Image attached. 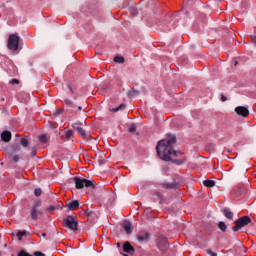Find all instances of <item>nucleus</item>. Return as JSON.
I'll return each instance as SVG.
<instances>
[{
	"instance_id": "72a5a7b5",
	"label": "nucleus",
	"mask_w": 256,
	"mask_h": 256,
	"mask_svg": "<svg viewBox=\"0 0 256 256\" xmlns=\"http://www.w3.org/2000/svg\"><path fill=\"white\" fill-rule=\"evenodd\" d=\"M12 161H13L14 163H19V156H18V155L13 156V157H12Z\"/></svg>"
},
{
	"instance_id": "a878e982",
	"label": "nucleus",
	"mask_w": 256,
	"mask_h": 256,
	"mask_svg": "<svg viewBox=\"0 0 256 256\" xmlns=\"http://www.w3.org/2000/svg\"><path fill=\"white\" fill-rule=\"evenodd\" d=\"M41 193H43V191L41 190V188H36L34 190V195L35 197H41Z\"/></svg>"
},
{
	"instance_id": "4c0bfd02",
	"label": "nucleus",
	"mask_w": 256,
	"mask_h": 256,
	"mask_svg": "<svg viewBox=\"0 0 256 256\" xmlns=\"http://www.w3.org/2000/svg\"><path fill=\"white\" fill-rule=\"evenodd\" d=\"M55 209H57V208L54 206H50L47 208V211H55Z\"/></svg>"
},
{
	"instance_id": "f8f14e48",
	"label": "nucleus",
	"mask_w": 256,
	"mask_h": 256,
	"mask_svg": "<svg viewBox=\"0 0 256 256\" xmlns=\"http://www.w3.org/2000/svg\"><path fill=\"white\" fill-rule=\"evenodd\" d=\"M124 253H128V255H133L135 253V248L129 242H125L123 244Z\"/></svg>"
},
{
	"instance_id": "e433bc0d",
	"label": "nucleus",
	"mask_w": 256,
	"mask_h": 256,
	"mask_svg": "<svg viewBox=\"0 0 256 256\" xmlns=\"http://www.w3.org/2000/svg\"><path fill=\"white\" fill-rule=\"evenodd\" d=\"M68 89H70L71 93H75V90H73V87H71V84H67Z\"/></svg>"
},
{
	"instance_id": "f3484780",
	"label": "nucleus",
	"mask_w": 256,
	"mask_h": 256,
	"mask_svg": "<svg viewBox=\"0 0 256 256\" xmlns=\"http://www.w3.org/2000/svg\"><path fill=\"white\" fill-rule=\"evenodd\" d=\"M27 235H28L27 231H18L16 234L18 241H21L23 237H27Z\"/></svg>"
},
{
	"instance_id": "b1692460",
	"label": "nucleus",
	"mask_w": 256,
	"mask_h": 256,
	"mask_svg": "<svg viewBox=\"0 0 256 256\" xmlns=\"http://www.w3.org/2000/svg\"><path fill=\"white\" fill-rule=\"evenodd\" d=\"M40 143H47V135L42 134L39 136Z\"/></svg>"
},
{
	"instance_id": "f704fd0d",
	"label": "nucleus",
	"mask_w": 256,
	"mask_h": 256,
	"mask_svg": "<svg viewBox=\"0 0 256 256\" xmlns=\"http://www.w3.org/2000/svg\"><path fill=\"white\" fill-rule=\"evenodd\" d=\"M174 163H177V165H181L185 163V160H175Z\"/></svg>"
},
{
	"instance_id": "79ce46f5",
	"label": "nucleus",
	"mask_w": 256,
	"mask_h": 256,
	"mask_svg": "<svg viewBox=\"0 0 256 256\" xmlns=\"http://www.w3.org/2000/svg\"><path fill=\"white\" fill-rule=\"evenodd\" d=\"M82 110H83V107L79 106L78 111H82Z\"/></svg>"
},
{
	"instance_id": "ea45409f",
	"label": "nucleus",
	"mask_w": 256,
	"mask_h": 256,
	"mask_svg": "<svg viewBox=\"0 0 256 256\" xmlns=\"http://www.w3.org/2000/svg\"><path fill=\"white\" fill-rule=\"evenodd\" d=\"M154 195H156V197H158V199H161V193H159V192H155V194Z\"/></svg>"
},
{
	"instance_id": "dca6fc26",
	"label": "nucleus",
	"mask_w": 256,
	"mask_h": 256,
	"mask_svg": "<svg viewBox=\"0 0 256 256\" xmlns=\"http://www.w3.org/2000/svg\"><path fill=\"white\" fill-rule=\"evenodd\" d=\"M141 92L139 90H130L128 91V97L133 98V97H139Z\"/></svg>"
},
{
	"instance_id": "5701e85b",
	"label": "nucleus",
	"mask_w": 256,
	"mask_h": 256,
	"mask_svg": "<svg viewBox=\"0 0 256 256\" xmlns=\"http://www.w3.org/2000/svg\"><path fill=\"white\" fill-rule=\"evenodd\" d=\"M128 131L129 133H135V131H137V126L135 124H130Z\"/></svg>"
},
{
	"instance_id": "8fccbe9b",
	"label": "nucleus",
	"mask_w": 256,
	"mask_h": 256,
	"mask_svg": "<svg viewBox=\"0 0 256 256\" xmlns=\"http://www.w3.org/2000/svg\"><path fill=\"white\" fill-rule=\"evenodd\" d=\"M2 101H5V98H2Z\"/></svg>"
},
{
	"instance_id": "aec40b11",
	"label": "nucleus",
	"mask_w": 256,
	"mask_h": 256,
	"mask_svg": "<svg viewBox=\"0 0 256 256\" xmlns=\"http://www.w3.org/2000/svg\"><path fill=\"white\" fill-rule=\"evenodd\" d=\"M114 62L115 63L123 64V63H125V57H123V56H115L114 57Z\"/></svg>"
},
{
	"instance_id": "ddd939ff",
	"label": "nucleus",
	"mask_w": 256,
	"mask_h": 256,
	"mask_svg": "<svg viewBox=\"0 0 256 256\" xmlns=\"http://www.w3.org/2000/svg\"><path fill=\"white\" fill-rule=\"evenodd\" d=\"M11 137V132L8 130H5L1 133V139L4 141V143H9V141H11Z\"/></svg>"
},
{
	"instance_id": "9b49d317",
	"label": "nucleus",
	"mask_w": 256,
	"mask_h": 256,
	"mask_svg": "<svg viewBox=\"0 0 256 256\" xmlns=\"http://www.w3.org/2000/svg\"><path fill=\"white\" fill-rule=\"evenodd\" d=\"M39 215H43V211L37 210V208H31L30 217L33 221H37V219H39Z\"/></svg>"
},
{
	"instance_id": "f257e3e1",
	"label": "nucleus",
	"mask_w": 256,
	"mask_h": 256,
	"mask_svg": "<svg viewBox=\"0 0 256 256\" xmlns=\"http://www.w3.org/2000/svg\"><path fill=\"white\" fill-rule=\"evenodd\" d=\"M176 143L177 137H175V135H169L168 139L158 141L156 151L162 161H171V157H178L181 155V152L173 149V145Z\"/></svg>"
},
{
	"instance_id": "c756f323",
	"label": "nucleus",
	"mask_w": 256,
	"mask_h": 256,
	"mask_svg": "<svg viewBox=\"0 0 256 256\" xmlns=\"http://www.w3.org/2000/svg\"><path fill=\"white\" fill-rule=\"evenodd\" d=\"M84 215H86V217H91V215H93V211L88 209L84 212Z\"/></svg>"
},
{
	"instance_id": "7c9ffc66",
	"label": "nucleus",
	"mask_w": 256,
	"mask_h": 256,
	"mask_svg": "<svg viewBox=\"0 0 256 256\" xmlns=\"http://www.w3.org/2000/svg\"><path fill=\"white\" fill-rule=\"evenodd\" d=\"M10 85H19V80H17V79H12V80H10Z\"/></svg>"
},
{
	"instance_id": "603ef678",
	"label": "nucleus",
	"mask_w": 256,
	"mask_h": 256,
	"mask_svg": "<svg viewBox=\"0 0 256 256\" xmlns=\"http://www.w3.org/2000/svg\"><path fill=\"white\" fill-rule=\"evenodd\" d=\"M4 247H7V244H4Z\"/></svg>"
},
{
	"instance_id": "c03bdc74",
	"label": "nucleus",
	"mask_w": 256,
	"mask_h": 256,
	"mask_svg": "<svg viewBox=\"0 0 256 256\" xmlns=\"http://www.w3.org/2000/svg\"><path fill=\"white\" fill-rule=\"evenodd\" d=\"M60 206H61V209H63V204H62V202H60Z\"/></svg>"
},
{
	"instance_id": "0eeeda50",
	"label": "nucleus",
	"mask_w": 256,
	"mask_h": 256,
	"mask_svg": "<svg viewBox=\"0 0 256 256\" xmlns=\"http://www.w3.org/2000/svg\"><path fill=\"white\" fill-rule=\"evenodd\" d=\"M157 247L162 253H167L169 249V240L165 237H160L157 242Z\"/></svg>"
},
{
	"instance_id": "20e7f679",
	"label": "nucleus",
	"mask_w": 256,
	"mask_h": 256,
	"mask_svg": "<svg viewBox=\"0 0 256 256\" xmlns=\"http://www.w3.org/2000/svg\"><path fill=\"white\" fill-rule=\"evenodd\" d=\"M251 217L249 216H243L238 218V220L235 221V226L232 227V231L237 232L240 229H243V227H247L249 223H251Z\"/></svg>"
},
{
	"instance_id": "4be33fe9",
	"label": "nucleus",
	"mask_w": 256,
	"mask_h": 256,
	"mask_svg": "<svg viewBox=\"0 0 256 256\" xmlns=\"http://www.w3.org/2000/svg\"><path fill=\"white\" fill-rule=\"evenodd\" d=\"M123 110H125V104H120L118 107L112 109L113 113H117V111Z\"/></svg>"
},
{
	"instance_id": "3c124183",
	"label": "nucleus",
	"mask_w": 256,
	"mask_h": 256,
	"mask_svg": "<svg viewBox=\"0 0 256 256\" xmlns=\"http://www.w3.org/2000/svg\"><path fill=\"white\" fill-rule=\"evenodd\" d=\"M16 137H19V134H16Z\"/></svg>"
},
{
	"instance_id": "09e8293b",
	"label": "nucleus",
	"mask_w": 256,
	"mask_h": 256,
	"mask_svg": "<svg viewBox=\"0 0 256 256\" xmlns=\"http://www.w3.org/2000/svg\"><path fill=\"white\" fill-rule=\"evenodd\" d=\"M123 256H129V255H127V254H123Z\"/></svg>"
},
{
	"instance_id": "de8ad7c7",
	"label": "nucleus",
	"mask_w": 256,
	"mask_h": 256,
	"mask_svg": "<svg viewBox=\"0 0 256 256\" xmlns=\"http://www.w3.org/2000/svg\"><path fill=\"white\" fill-rule=\"evenodd\" d=\"M169 188H170V189H172V188H173V186H169Z\"/></svg>"
},
{
	"instance_id": "393cba45",
	"label": "nucleus",
	"mask_w": 256,
	"mask_h": 256,
	"mask_svg": "<svg viewBox=\"0 0 256 256\" xmlns=\"http://www.w3.org/2000/svg\"><path fill=\"white\" fill-rule=\"evenodd\" d=\"M73 134H74L73 130L66 131V139H67V141H69V139H71V137H73Z\"/></svg>"
},
{
	"instance_id": "423d86ee",
	"label": "nucleus",
	"mask_w": 256,
	"mask_h": 256,
	"mask_svg": "<svg viewBox=\"0 0 256 256\" xmlns=\"http://www.w3.org/2000/svg\"><path fill=\"white\" fill-rule=\"evenodd\" d=\"M7 47L10 51H17L19 49V36L17 34H11L9 36Z\"/></svg>"
},
{
	"instance_id": "a19ab883",
	"label": "nucleus",
	"mask_w": 256,
	"mask_h": 256,
	"mask_svg": "<svg viewBox=\"0 0 256 256\" xmlns=\"http://www.w3.org/2000/svg\"><path fill=\"white\" fill-rule=\"evenodd\" d=\"M21 150V147L20 146H17L16 148H15V151H20Z\"/></svg>"
},
{
	"instance_id": "a18cd8bd",
	"label": "nucleus",
	"mask_w": 256,
	"mask_h": 256,
	"mask_svg": "<svg viewBox=\"0 0 256 256\" xmlns=\"http://www.w3.org/2000/svg\"><path fill=\"white\" fill-rule=\"evenodd\" d=\"M36 154H37V153H36L35 151L32 153L33 156H35Z\"/></svg>"
},
{
	"instance_id": "2f4dec72",
	"label": "nucleus",
	"mask_w": 256,
	"mask_h": 256,
	"mask_svg": "<svg viewBox=\"0 0 256 256\" xmlns=\"http://www.w3.org/2000/svg\"><path fill=\"white\" fill-rule=\"evenodd\" d=\"M64 103H65V105H67L68 107L71 106V105H73V101H71V100H69V99H65V100H64Z\"/></svg>"
},
{
	"instance_id": "1a4fd4ad",
	"label": "nucleus",
	"mask_w": 256,
	"mask_h": 256,
	"mask_svg": "<svg viewBox=\"0 0 256 256\" xmlns=\"http://www.w3.org/2000/svg\"><path fill=\"white\" fill-rule=\"evenodd\" d=\"M149 239H151V234L149 232H140L137 235V241H139V243L147 242Z\"/></svg>"
},
{
	"instance_id": "473e14b6",
	"label": "nucleus",
	"mask_w": 256,
	"mask_h": 256,
	"mask_svg": "<svg viewBox=\"0 0 256 256\" xmlns=\"http://www.w3.org/2000/svg\"><path fill=\"white\" fill-rule=\"evenodd\" d=\"M130 13H131V15H133V17H135V15H137V9L131 8Z\"/></svg>"
},
{
	"instance_id": "6ab92c4d",
	"label": "nucleus",
	"mask_w": 256,
	"mask_h": 256,
	"mask_svg": "<svg viewBox=\"0 0 256 256\" xmlns=\"http://www.w3.org/2000/svg\"><path fill=\"white\" fill-rule=\"evenodd\" d=\"M203 185L205 187H215V181L213 180H204Z\"/></svg>"
},
{
	"instance_id": "f03ea898",
	"label": "nucleus",
	"mask_w": 256,
	"mask_h": 256,
	"mask_svg": "<svg viewBox=\"0 0 256 256\" xmlns=\"http://www.w3.org/2000/svg\"><path fill=\"white\" fill-rule=\"evenodd\" d=\"M63 227L66 229H70V231H78L79 230V220H77V216L68 215L63 219Z\"/></svg>"
},
{
	"instance_id": "c85d7f7f",
	"label": "nucleus",
	"mask_w": 256,
	"mask_h": 256,
	"mask_svg": "<svg viewBox=\"0 0 256 256\" xmlns=\"http://www.w3.org/2000/svg\"><path fill=\"white\" fill-rule=\"evenodd\" d=\"M206 253H207V255H210V256H217V253L211 251V249H207V250H206Z\"/></svg>"
},
{
	"instance_id": "2eb2a0df",
	"label": "nucleus",
	"mask_w": 256,
	"mask_h": 256,
	"mask_svg": "<svg viewBox=\"0 0 256 256\" xmlns=\"http://www.w3.org/2000/svg\"><path fill=\"white\" fill-rule=\"evenodd\" d=\"M223 215L226 217V219L232 220L233 219V212L229 208H224L222 210Z\"/></svg>"
},
{
	"instance_id": "c9c22d12",
	"label": "nucleus",
	"mask_w": 256,
	"mask_h": 256,
	"mask_svg": "<svg viewBox=\"0 0 256 256\" xmlns=\"http://www.w3.org/2000/svg\"><path fill=\"white\" fill-rule=\"evenodd\" d=\"M35 256H45V254H43L42 252L36 251L34 253Z\"/></svg>"
},
{
	"instance_id": "7ed1b4c3",
	"label": "nucleus",
	"mask_w": 256,
	"mask_h": 256,
	"mask_svg": "<svg viewBox=\"0 0 256 256\" xmlns=\"http://www.w3.org/2000/svg\"><path fill=\"white\" fill-rule=\"evenodd\" d=\"M74 183H75V188L76 189H85V187H95V181L93 180H87L85 178H80V177H73L72 178Z\"/></svg>"
},
{
	"instance_id": "4468645a",
	"label": "nucleus",
	"mask_w": 256,
	"mask_h": 256,
	"mask_svg": "<svg viewBox=\"0 0 256 256\" xmlns=\"http://www.w3.org/2000/svg\"><path fill=\"white\" fill-rule=\"evenodd\" d=\"M123 229H124L126 235H131V233H133V225L129 221H126L124 223Z\"/></svg>"
},
{
	"instance_id": "bb28decb",
	"label": "nucleus",
	"mask_w": 256,
	"mask_h": 256,
	"mask_svg": "<svg viewBox=\"0 0 256 256\" xmlns=\"http://www.w3.org/2000/svg\"><path fill=\"white\" fill-rule=\"evenodd\" d=\"M38 207H41V200H38L34 203L32 209H37Z\"/></svg>"
},
{
	"instance_id": "9d476101",
	"label": "nucleus",
	"mask_w": 256,
	"mask_h": 256,
	"mask_svg": "<svg viewBox=\"0 0 256 256\" xmlns=\"http://www.w3.org/2000/svg\"><path fill=\"white\" fill-rule=\"evenodd\" d=\"M68 211H77L79 209V200H73L66 204Z\"/></svg>"
},
{
	"instance_id": "412c9836",
	"label": "nucleus",
	"mask_w": 256,
	"mask_h": 256,
	"mask_svg": "<svg viewBox=\"0 0 256 256\" xmlns=\"http://www.w3.org/2000/svg\"><path fill=\"white\" fill-rule=\"evenodd\" d=\"M20 145H22V147H29V140L27 137L21 138Z\"/></svg>"
},
{
	"instance_id": "a211bd4d",
	"label": "nucleus",
	"mask_w": 256,
	"mask_h": 256,
	"mask_svg": "<svg viewBox=\"0 0 256 256\" xmlns=\"http://www.w3.org/2000/svg\"><path fill=\"white\" fill-rule=\"evenodd\" d=\"M218 228L220 229V231H222V233H225V231H227V225L223 221H220L218 223Z\"/></svg>"
},
{
	"instance_id": "39448f33",
	"label": "nucleus",
	"mask_w": 256,
	"mask_h": 256,
	"mask_svg": "<svg viewBox=\"0 0 256 256\" xmlns=\"http://www.w3.org/2000/svg\"><path fill=\"white\" fill-rule=\"evenodd\" d=\"M82 125L83 124L81 122H74L72 124V129H74V131H77L82 139H86V141H88V139H91V134L87 133V131H85L84 128L81 127Z\"/></svg>"
},
{
	"instance_id": "37998d69",
	"label": "nucleus",
	"mask_w": 256,
	"mask_h": 256,
	"mask_svg": "<svg viewBox=\"0 0 256 256\" xmlns=\"http://www.w3.org/2000/svg\"><path fill=\"white\" fill-rule=\"evenodd\" d=\"M42 237H47V233H42Z\"/></svg>"
},
{
	"instance_id": "cd10ccee",
	"label": "nucleus",
	"mask_w": 256,
	"mask_h": 256,
	"mask_svg": "<svg viewBox=\"0 0 256 256\" xmlns=\"http://www.w3.org/2000/svg\"><path fill=\"white\" fill-rule=\"evenodd\" d=\"M54 115H55L56 117H59V115H63V109H58V110H56V111L54 112Z\"/></svg>"
},
{
	"instance_id": "58836bf2",
	"label": "nucleus",
	"mask_w": 256,
	"mask_h": 256,
	"mask_svg": "<svg viewBox=\"0 0 256 256\" xmlns=\"http://www.w3.org/2000/svg\"><path fill=\"white\" fill-rule=\"evenodd\" d=\"M221 101H223V102L227 101V97L223 94L221 95Z\"/></svg>"
},
{
	"instance_id": "49530a36",
	"label": "nucleus",
	"mask_w": 256,
	"mask_h": 256,
	"mask_svg": "<svg viewBox=\"0 0 256 256\" xmlns=\"http://www.w3.org/2000/svg\"><path fill=\"white\" fill-rule=\"evenodd\" d=\"M237 63H238V62H237V61H235V64H234V65H235V66H237Z\"/></svg>"
},
{
	"instance_id": "6e6552de",
	"label": "nucleus",
	"mask_w": 256,
	"mask_h": 256,
	"mask_svg": "<svg viewBox=\"0 0 256 256\" xmlns=\"http://www.w3.org/2000/svg\"><path fill=\"white\" fill-rule=\"evenodd\" d=\"M235 113L240 117H249V108L245 106H238L235 108Z\"/></svg>"
}]
</instances>
